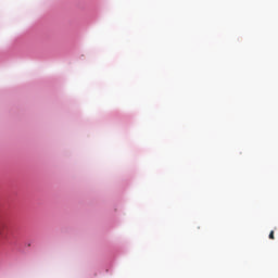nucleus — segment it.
Here are the masks:
<instances>
[{"instance_id":"nucleus-2","label":"nucleus","mask_w":278,"mask_h":278,"mask_svg":"<svg viewBox=\"0 0 278 278\" xmlns=\"http://www.w3.org/2000/svg\"><path fill=\"white\" fill-rule=\"evenodd\" d=\"M269 240H275V231L274 230H271L269 232Z\"/></svg>"},{"instance_id":"nucleus-1","label":"nucleus","mask_w":278,"mask_h":278,"mask_svg":"<svg viewBox=\"0 0 278 278\" xmlns=\"http://www.w3.org/2000/svg\"><path fill=\"white\" fill-rule=\"evenodd\" d=\"M4 227H5V224H3V222H0V236L1 233H3Z\"/></svg>"}]
</instances>
